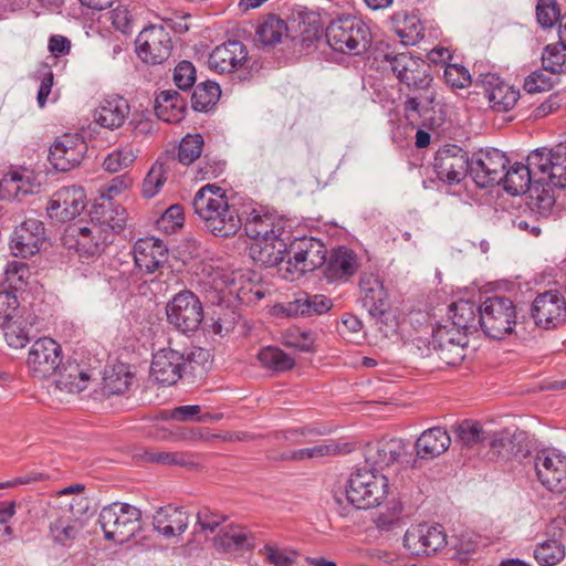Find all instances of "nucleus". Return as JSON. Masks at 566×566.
<instances>
[{"label": "nucleus", "instance_id": "2f4dec72", "mask_svg": "<svg viewBox=\"0 0 566 566\" xmlns=\"http://www.w3.org/2000/svg\"><path fill=\"white\" fill-rule=\"evenodd\" d=\"M189 514L182 507L166 505L153 516L155 530L166 538L181 535L188 527Z\"/></svg>", "mask_w": 566, "mask_h": 566}, {"label": "nucleus", "instance_id": "69168bd1", "mask_svg": "<svg viewBox=\"0 0 566 566\" xmlns=\"http://www.w3.org/2000/svg\"><path fill=\"white\" fill-rule=\"evenodd\" d=\"M146 460L153 463L175 464L179 467L192 465L191 457L184 452H147Z\"/></svg>", "mask_w": 566, "mask_h": 566}, {"label": "nucleus", "instance_id": "dca6fc26", "mask_svg": "<svg viewBox=\"0 0 566 566\" xmlns=\"http://www.w3.org/2000/svg\"><path fill=\"white\" fill-rule=\"evenodd\" d=\"M433 167L439 180L453 186L459 185L471 171V161L467 151L452 145L437 151Z\"/></svg>", "mask_w": 566, "mask_h": 566}, {"label": "nucleus", "instance_id": "6ab92c4d", "mask_svg": "<svg viewBox=\"0 0 566 566\" xmlns=\"http://www.w3.org/2000/svg\"><path fill=\"white\" fill-rule=\"evenodd\" d=\"M534 467L538 481L552 492L566 490V457L542 450L534 459Z\"/></svg>", "mask_w": 566, "mask_h": 566}, {"label": "nucleus", "instance_id": "de8ad7c7", "mask_svg": "<svg viewBox=\"0 0 566 566\" xmlns=\"http://www.w3.org/2000/svg\"><path fill=\"white\" fill-rule=\"evenodd\" d=\"M220 95L221 90L218 83L212 81L199 83L192 93V107L196 111L207 112L216 105Z\"/></svg>", "mask_w": 566, "mask_h": 566}, {"label": "nucleus", "instance_id": "bf43d9fd", "mask_svg": "<svg viewBox=\"0 0 566 566\" xmlns=\"http://www.w3.org/2000/svg\"><path fill=\"white\" fill-rule=\"evenodd\" d=\"M336 452V447L333 444L319 443L314 447L294 450L283 453L281 460L302 461L306 459H318L331 455Z\"/></svg>", "mask_w": 566, "mask_h": 566}, {"label": "nucleus", "instance_id": "5701e85b", "mask_svg": "<svg viewBox=\"0 0 566 566\" xmlns=\"http://www.w3.org/2000/svg\"><path fill=\"white\" fill-rule=\"evenodd\" d=\"M245 234L254 241L276 239L289 234L286 220L263 209H252L243 223Z\"/></svg>", "mask_w": 566, "mask_h": 566}, {"label": "nucleus", "instance_id": "a18cd8bd", "mask_svg": "<svg viewBox=\"0 0 566 566\" xmlns=\"http://www.w3.org/2000/svg\"><path fill=\"white\" fill-rule=\"evenodd\" d=\"M174 158L159 159L151 166L143 181L144 197L153 198L159 192L167 180V171L170 168V164H174Z\"/></svg>", "mask_w": 566, "mask_h": 566}, {"label": "nucleus", "instance_id": "473e14b6", "mask_svg": "<svg viewBox=\"0 0 566 566\" xmlns=\"http://www.w3.org/2000/svg\"><path fill=\"white\" fill-rule=\"evenodd\" d=\"M129 111V104L126 98L113 95L103 99L101 105L94 111L93 118L99 126L113 130L125 123Z\"/></svg>", "mask_w": 566, "mask_h": 566}, {"label": "nucleus", "instance_id": "8fccbe9b", "mask_svg": "<svg viewBox=\"0 0 566 566\" xmlns=\"http://www.w3.org/2000/svg\"><path fill=\"white\" fill-rule=\"evenodd\" d=\"M31 277V271L27 263L22 261H10L7 263L3 272V281L8 287L14 291L23 290Z\"/></svg>", "mask_w": 566, "mask_h": 566}, {"label": "nucleus", "instance_id": "37998d69", "mask_svg": "<svg viewBox=\"0 0 566 566\" xmlns=\"http://www.w3.org/2000/svg\"><path fill=\"white\" fill-rule=\"evenodd\" d=\"M82 531V523L76 518L57 517L50 523L52 539L62 546L70 547Z\"/></svg>", "mask_w": 566, "mask_h": 566}, {"label": "nucleus", "instance_id": "412c9836", "mask_svg": "<svg viewBox=\"0 0 566 566\" xmlns=\"http://www.w3.org/2000/svg\"><path fill=\"white\" fill-rule=\"evenodd\" d=\"M53 382L50 386V394L59 399L63 395H75L87 388L91 375L88 370L76 361L67 360L56 368L52 375Z\"/></svg>", "mask_w": 566, "mask_h": 566}, {"label": "nucleus", "instance_id": "e433bc0d", "mask_svg": "<svg viewBox=\"0 0 566 566\" xmlns=\"http://www.w3.org/2000/svg\"><path fill=\"white\" fill-rule=\"evenodd\" d=\"M451 443L447 430L434 427L421 433L415 443L417 457L431 460L444 453Z\"/></svg>", "mask_w": 566, "mask_h": 566}, {"label": "nucleus", "instance_id": "0e129e2a", "mask_svg": "<svg viewBox=\"0 0 566 566\" xmlns=\"http://www.w3.org/2000/svg\"><path fill=\"white\" fill-rule=\"evenodd\" d=\"M266 560L274 566H292L298 554L295 551L282 548L276 545H265L261 551Z\"/></svg>", "mask_w": 566, "mask_h": 566}, {"label": "nucleus", "instance_id": "6e6d98bb", "mask_svg": "<svg viewBox=\"0 0 566 566\" xmlns=\"http://www.w3.org/2000/svg\"><path fill=\"white\" fill-rule=\"evenodd\" d=\"M397 34L405 45H415L423 39L424 28L416 14H408L397 28Z\"/></svg>", "mask_w": 566, "mask_h": 566}, {"label": "nucleus", "instance_id": "7c9ffc66", "mask_svg": "<svg viewBox=\"0 0 566 566\" xmlns=\"http://www.w3.org/2000/svg\"><path fill=\"white\" fill-rule=\"evenodd\" d=\"M289 239L290 235L286 234L276 239L254 241L250 247V255L256 263L265 268L282 264L285 254L289 256Z\"/></svg>", "mask_w": 566, "mask_h": 566}, {"label": "nucleus", "instance_id": "f3484780", "mask_svg": "<svg viewBox=\"0 0 566 566\" xmlns=\"http://www.w3.org/2000/svg\"><path fill=\"white\" fill-rule=\"evenodd\" d=\"M61 363V346L50 337L36 339L32 344L27 359L30 371L40 379L51 377Z\"/></svg>", "mask_w": 566, "mask_h": 566}, {"label": "nucleus", "instance_id": "f257e3e1", "mask_svg": "<svg viewBox=\"0 0 566 566\" xmlns=\"http://www.w3.org/2000/svg\"><path fill=\"white\" fill-rule=\"evenodd\" d=\"M386 60L399 82L412 93L405 102V113L408 120L415 122L431 109L436 99L431 66L424 60L405 53L386 55Z\"/></svg>", "mask_w": 566, "mask_h": 566}, {"label": "nucleus", "instance_id": "09e8293b", "mask_svg": "<svg viewBox=\"0 0 566 566\" xmlns=\"http://www.w3.org/2000/svg\"><path fill=\"white\" fill-rule=\"evenodd\" d=\"M260 364L274 371H286L293 368L294 359L276 347L262 348L258 354Z\"/></svg>", "mask_w": 566, "mask_h": 566}, {"label": "nucleus", "instance_id": "72a5a7b5", "mask_svg": "<svg viewBox=\"0 0 566 566\" xmlns=\"http://www.w3.org/2000/svg\"><path fill=\"white\" fill-rule=\"evenodd\" d=\"M39 186L29 170H13L6 174L0 180V196L2 199L20 201L35 192Z\"/></svg>", "mask_w": 566, "mask_h": 566}, {"label": "nucleus", "instance_id": "b1692460", "mask_svg": "<svg viewBox=\"0 0 566 566\" xmlns=\"http://www.w3.org/2000/svg\"><path fill=\"white\" fill-rule=\"evenodd\" d=\"M85 206L86 196L83 188L70 186L59 189L52 196L46 209L52 218L66 222L80 216Z\"/></svg>", "mask_w": 566, "mask_h": 566}, {"label": "nucleus", "instance_id": "ea45409f", "mask_svg": "<svg viewBox=\"0 0 566 566\" xmlns=\"http://www.w3.org/2000/svg\"><path fill=\"white\" fill-rule=\"evenodd\" d=\"M186 102L174 90L161 91L155 101L157 117L166 123H179L184 118Z\"/></svg>", "mask_w": 566, "mask_h": 566}, {"label": "nucleus", "instance_id": "c9c22d12", "mask_svg": "<svg viewBox=\"0 0 566 566\" xmlns=\"http://www.w3.org/2000/svg\"><path fill=\"white\" fill-rule=\"evenodd\" d=\"M538 172L539 170L533 169L528 155L527 164L515 163L503 174L501 182L507 193L517 196L528 191L535 179H538Z\"/></svg>", "mask_w": 566, "mask_h": 566}, {"label": "nucleus", "instance_id": "13d9d810", "mask_svg": "<svg viewBox=\"0 0 566 566\" xmlns=\"http://www.w3.org/2000/svg\"><path fill=\"white\" fill-rule=\"evenodd\" d=\"M136 159V154L130 146L120 147L104 159L103 166L109 172H117L128 168Z\"/></svg>", "mask_w": 566, "mask_h": 566}, {"label": "nucleus", "instance_id": "f8f14e48", "mask_svg": "<svg viewBox=\"0 0 566 566\" xmlns=\"http://www.w3.org/2000/svg\"><path fill=\"white\" fill-rule=\"evenodd\" d=\"M533 169L539 170L537 182H547L554 187H566V144L554 148H537L530 154Z\"/></svg>", "mask_w": 566, "mask_h": 566}, {"label": "nucleus", "instance_id": "58836bf2", "mask_svg": "<svg viewBox=\"0 0 566 566\" xmlns=\"http://www.w3.org/2000/svg\"><path fill=\"white\" fill-rule=\"evenodd\" d=\"M325 263V275L329 281L347 280L358 269L356 254L344 247L334 250Z\"/></svg>", "mask_w": 566, "mask_h": 566}, {"label": "nucleus", "instance_id": "864d4df0", "mask_svg": "<svg viewBox=\"0 0 566 566\" xmlns=\"http://www.w3.org/2000/svg\"><path fill=\"white\" fill-rule=\"evenodd\" d=\"M542 65L553 74L566 72V48L559 44H548L542 54Z\"/></svg>", "mask_w": 566, "mask_h": 566}, {"label": "nucleus", "instance_id": "7ed1b4c3", "mask_svg": "<svg viewBox=\"0 0 566 566\" xmlns=\"http://www.w3.org/2000/svg\"><path fill=\"white\" fill-rule=\"evenodd\" d=\"M208 353L202 348L178 350L165 347L153 355L150 378L158 385L172 386L182 377L187 367L193 369L197 358L206 359Z\"/></svg>", "mask_w": 566, "mask_h": 566}, {"label": "nucleus", "instance_id": "e2e57ef3", "mask_svg": "<svg viewBox=\"0 0 566 566\" xmlns=\"http://www.w3.org/2000/svg\"><path fill=\"white\" fill-rule=\"evenodd\" d=\"M19 301L11 291L0 292V327H7L18 317Z\"/></svg>", "mask_w": 566, "mask_h": 566}, {"label": "nucleus", "instance_id": "5fc2aeb1", "mask_svg": "<svg viewBox=\"0 0 566 566\" xmlns=\"http://www.w3.org/2000/svg\"><path fill=\"white\" fill-rule=\"evenodd\" d=\"M534 557L542 566H554L565 557V548L556 539L546 541L535 548Z\"/></svg>", "mask_w": 566, "mask_h": 566}, {"label": "nucleus", "instance_id": "3c124183", "mask_svg": "<svg viewBox=\"0 0 566 566\" xmlns=\"http://www.w3.org/2000/svg\"><path fill=\"white\" fill-rule=\"evenodd\" d=\"M134 375L125 365H118L108 373L105 378V388L112 395H122L128 390Z\"/></svg>", "mask_w": 566, "mask_h": 566}, {"label": "nucleus", "instance_id": "680f3d73", "mask_svg": "<svg viewBox=\"0 0 566 566\" xmlns=\"http://www.w3.org/2000/svg\"><path fill=\"white\" fill-rule=\"evenodd\" d=\"M184 221L182 206L171 205L157 220V228L165 233H174L184 226Z\"/></svg>", "mask_w": 566, "mask_h": 566}, {"label": "nucleus", "instance_id": "9b49d317", "mask_svg": "<svg viewBox=\"0 0 566 566\" xmlns=\"http://www.w3.org/2000/svg\"><path fill=\"white\" fill-rule=\"evenodd\" d=\"M327 249L313 237L296 238L289 243V260L285 270L290 273L313 272L326 262Z\"/></svg>", "mask_w": 566, "mask_h": 566}, {"label": "nucleus", "instance_id": "9d476101", "mask_svg": "<svg viewBox=\"0 0 566 566\" xmlns=\"http://www.w3.org/2000/svg\"><path fill=\"white\" fill-rule=\"evenodd\" d=\"M468 343L465 332L452 326L450 319H442L432 328L430 345L447 365L453 366L463 360Z\"/></svg>", "mask_w": 566, "mask_h": 566}, {"label": "nucleus", "instance_id": "49530a36", "mask_svg": "<svg viewBox=\"0 0 566 566\" xmlns=\"http://www.w3.org/2000/svg\"><path fill=\"white\" fill-rule=\"evenodd\" d=\"M454 432L462 446L472 448L482 444L485 448L490 430L476 421L464 420L454 428Z\"/></svg>", "mask_w": 566, "mask_h": 566}, {"label": "nucleus", "instance_id": "a878e982", "mask_svg": "<svg viewBox=\"0 0 566 566\" xmlns=\"http://www.w3.org/2000/svg\"><path fill=\"white\" fill-rule=\"evenodd\" d=\"M133 255L135 265L140 271L151 274L167 262L168 249L161 240L147 237L135 242Z\"/></svg>", "mask_w": 566, "mask_h": 566}, {"label": "nucleus", "instance_id": "cd10ccee", "mask_svg": "<svg viewBox=\"0 0 566 566\" xmlns=\"http://www.w3.org/2000/svg\"><path fill=\"white\" fill-rule=\"evenodd\" d=\"M484 95L495 112H507L516 104L520 92L495 74H485L482 80Z\"/></svg>", "mask_w": 566, "mask_h": 566}, {"label": "nucleus", "instance_id": "a211bd4d", "mask_svg": "<svg viewBox=\"0 0 566 566\" xmlns=\"http://www.w3.org/2000/svg\"><path fill=\"white\" fill-rule=\"evenodd\" d=\"M403 544L412 555L430 556L446 546L447 536L440 525L419 524L407 530Z\"/></svg>", "mask_w": 566, "mask_h": 566}, {"label": "nucleus", "instance_id": "aec40b11", "mask_svg": "<svg viewBox=\"0 0 566 566\" xmlns=\"http://www.w3.org/2000/svg\"><path fill=\"white\" fill-rule=\"evenodd\" d=\"M87 151L85 140L78 135H63L50 147L49 160L59 171L77 167Z\"/></svg>", "mask_w": 566, "mask_h": 566}, {"label": "nucleus", "instance_id": "052dcab7", "mask_svg": "<svg viewBox=\"0 0 566 566\" xmlns=\"http://www.w3.org/2000/svg\"><path fill=\"white\" fill-rule=\"evenodd\" d=\"M537 22L543 28H552L563 17L556 0H538L536 6Z\"/></svg>", "mask_w": 566, "mask_h": 566}, {"label": "nucleus", "instance_id": "393cba45", "mask_svg": "<svg viewBox=\"0 0 566 566\" xmlns=\"http://www.w3.org/2000/svg\"><path fill=\"white\" fill-rule=\"evenodd\" d=\"M208 63L210 69L220 74L239 71L248 63L247 46L238 40L224 42L213 49Z\"/></svg>", "mask_w": 566, "mask_h": 566}, {"label": "nucleus", "instance_id": "f704fd0d", "mask_svg": "<svg viewBox=\"0 0 566 566\" xmlns=\"http://www.w3.org/2000/svg\"><path fill=\"white\" fill-rule=\"evenodd\" d=\"M74 232H76L77 250L86 255L101 254L113 240L112 234L91 220L85 226L75 227Z\"/></svg>", "mask_w": 566, "mask_h": 566}, {"label": "nucleus", "instance_id": "603ef678", "mask_svg": "<svg viewBox=\"0 0 566 566\" xmlns=\"http://www.w3.org/2000/svg\"><path fill=\"white\" fill-rule=\"evenodd\" d=\"M216 545L224 551L239 549L248 546V533L239 525H228L223 527L216 538Z\"/></svg>", "mask_w": 566, "mask_h": 566}, {"label": "nucleus", "instance_id": "39448f33", "mask_svg": "<svg viewBox=\"0 0 566 566\" xmlns=\"http://www.w3.org/2000/svg\"><path fill=\"white\" fill-rule=\"evenodd\" d=\"M325 36L334 51L354 55L365 52L370 42L369 28L353 15L333 20L326 29Z\"/></svg>", "mask_w": 566, "mask_h": 566}, {"label": "nucleus", "instance_id": "0eeeda50", "mask_svg": "<svg viewBox=\"0 0 566 566\" xmlns=\"http://www.w3.org/2000/svg\"><path fill=\"white\" fill-rule=\"evenodd\" d=\"M481 329L490 338L502 339L514 331L516 307L507 297L493 296L480 305Z\"/></svg>", "mask_w": 566, "mask_h": 566}, {"label": "nucleus", "instance_id": "1a4fd4ad", "mask_svg": "<svg viewBox=\"0 0 566 566\" xmlns=\"http://www.w3.org/2000/svg\"><path fill=\"white\" fill-rule=\"evenodd\" d=\"M485 448L489 459L500 463L521 461L530 453L526 433L517 428L490 431Z\"/></svg>", "mask_w": 566, "mask_h": 566}, {"label": "nucleus", "instance_id": "c85d7f7f", "mask_svg": "<svg viewBox=\"0 0 566 566\" xmlns=\"http://www.w3.org/2000/svg\"><path fill=\"white\" fill-rule=\"evenodd\" d=\"M405 446L399 439L368 443L364 450L365 462L378 473L379 470L390 467L399 460Z\"/></svg>", "mask_w": 566, "mask_h": 566}, {"label": "nucleus", "instance_id": "2eb2a0df", "mask_svg": "<svg viewBox=\"0 0 566 566\" xmlns=\"http://www.w3.org/2000/svg\"><path fill=\"white\" fill-rule=\"evenodd\" d=\"M507 164L505 154L499 149L480 150L471 160V175L480 188L500 185Z\"/></svg>", "mask_w": 566, "mask_h": 566}, {"label": "nucleus", "instance_id": "4468645a", "mask_svg": "<svg viewBox=\"0 0 566 566\" xmlns=\"http://www.w3.org/2000/svg\"><path fill=\"white\" fill-rule=\"evenodd\" d=\"M531 316L543 329L557 328L566 323V300L557 290L539 293L531 306Z\"/></svg>", "mask_w": 566, "mask_h": 566}, {"label": "nucleus", "instance_id": "ddd939ff", "mask_svg": "<svg viewBox=\"0 0 566 566\" xmlns=\"http://www.w3.org/2000/svg\"><path fill=\"white\" fill-rule=\"evenodd\" d=\"M138 56L148 64H161L172 51L170 32L165 25L151 24L143 29L136 39Z\"/></svg>", "mask_w": 566, "mask_h": 566}, {"label": "nucleus", "instance_id": "774afa93", "mask_svg": "<svg viewBox=\"0 0 566 566\" xmlns=\"http://www.w3.org/2000/svg\"><path fill=\"white\" fill-rule=\"evenodd\" d=\"M201 408L198 405H186L175 408L170 418L177 421L206 422L212 419L210 413L200 415Z\"/></svg>", "mask_w": 566, "mask_h": 566}, {"label": "nucleus", "instance_id": "6e6552de", "mask_svg": "<svg viewBox=\"0 0 566 566\" xmlns=\"http://www.w3.org/2000/svg\"><path fill=\"white\" fill-rule=\"evenodd\" d=\"M167 322L182 334L195 333L203 319V307L191 291L177 293L166 305Z\"/></svg>", "mask_w": 566, "mask_h": 566}, {"label": "nucleus", "instance_id": "20e7f679", "mask_svg": "<svg viewBox=\"0 0 566 566\" xmlns=\"http://www.w3.org/2000/svg\"><path fill=\"white\" fill-rule=\"evenodd\" d=\"M388 493V479L374 470L357 469L347 480L342 494L358 510H368L381 504Z\"/></svg>", "mask_w": 566, "mask_h": 566}, {"label": "nucleus", "instance_id": "4d7b16f0", "mask_svg": "<svg viewBox=\"0 0 566 566\" xmlns=\"http://www.w3.org/2000/svg\"><path fill=\"white\" fill-rule=\"evenodd\" d=\"M203 137L200 134L186 135L178 148V161L190 165L198 159L202 153Z\"/></svg>", "mask_w": 566, "mask_h": 566}, {"label": "nucleus", "instance_id": "338daca9", "mask_svg": "<svg viewBox=\"0 0 566 566\" xmlns=\"http://www.w3.org/2000/svg\"><path fill=\"white\" fill-rule=\"evenodd\" d=\"M174 82L178 88L186 91L196 82V69L189 61H181L174 70Z\"/></svg>", "mask_w": 566, "mask_h": 566}, {"label": "nucleus", "instance_id": "79ce46f5", "mask_svg": "<svg viewBox=\"0 0 566 566\" xmlns=\"http://www.w3.org/2000/svg\"><path fill=\"white\" fill-rule=\"evenodd\" d=\"M551 184L535 180V184L527 191V206L541 217H547L554 208L555 196Z\"/></svg>", "mask_w": 566, "mask_h": 566}, {"label": "nucleus", "instance_id": "4be33fe9", "mask_svg": "<svg viewBox=\"0 0 566 566\" xmlns=\"http://www.w3.org/2000/svg\"><path fill=\"white\" fill-rule=\"evenodd\" d=\"M44 241L45 228L43 222L35 218H28L15 228L10 249L14 256L25 259L36 254Z\"/></svg>", "mask_w": 566, "mask_h": 566}, {"label": "nucleus", "instance_id": "c756f323", "mask_svg": "<svg viewBox=\"0 0 566 566\" xmlns=\"http://www.w3.org/2000/svg\"><path fill=\"white\" fill-rule=\"evenodd\" d=\"M90 220L114 237L119 233L126 223V210L115 205L109 199H101L93 205L90 212Z\"/></svg>", "mask_w": 566, "mask_h": 566}, {"label": "nucleus", "instance_id": "f03ea898", "mask_svg": "<svg viewBox=\"0 0 566 566\" xmlns=\"http://www.w3.org/2000/svg\"><path fill=\"white\" fill-rule=\"evenodd\" d=\"M192 208L206 229L217 237L229 238L242 227V220L235 208L230 206L224 190L216 185L200 188L193 197Z\"/></svg>", "mask_w": 566, "mask_h": 566}, {"label": "nucleus", "instance_id": "a19ab883", "mask_svg": "<svg viewBox=\"0 0 566 566\" xmlns=\"http://www.w3.org/2000/svg\"><path fill=\"white\" fill-rule=\"evenodd\" d=\"M332 305V301L325 295L302 293L293 302L287 303L285 310L289 315L311 316L327 313Z\"/></svg>", "mask_w": 566, "mask_h": 566}, {"label": "nucleus", "instance_id": "bb28decb", "mask_svg": "<svg viewBox=\"0 0 566 566\" xmlns=\"http://www.w3.org/2000/svg\"><path fill=\"white\" fill-rule=\"evenodd\" d=\"M359 287L363 306L370 316L381 319L389 311L388 294L382 281L374 273H363Z\"/></svg>", "mask_w": 566, "mask_h": 566}, {"label": "nucleus", "instance_id": "423d86ee", "mask_svg": "<svg viewBox=\"0 0 566 566\" xmlns=\"http://www.w3.org/2000/svg\"><path fill=\"white\" fill-rule=\"evenodd\" d=\"M142 512L129 504L113 503L102 509L98 522L108 541L128 542L142 530Z\"/></svg>", "mask_w": 566, "mask_h": 566}, {"label": "nucleus", "instance_id": "c03bdc74", "mask_svg": "<svg viewBox=\"0 0 566 566\" xmlns=\"http://www.w3.org/2000/svg\"><path fill=\"white\" fill-rule=\"evenodd\" d=\"M256 34L264 45H275L287 34L286 22L275 14H269L258 27Z\"/></svg>", "mask_w": 566, "mask_h": 566}, {"label": "nucleus", "instance_id": "4c0bfd02", "mask_svg": "<svg viewBox=\"0 0 566 566\" xmlns=\"http://www.w3.org/2000/svg\"><path fill=\"white\" fill-rule=\"evenodd\" d=\"M450 324L462 332H476L481 325L480 306L471 301L460 300L448 307Z\"/></svg>", "mask_w": 566, "mask_h": 566}]
</instances>
